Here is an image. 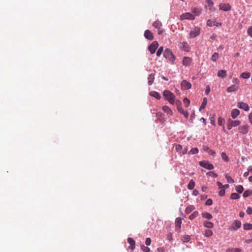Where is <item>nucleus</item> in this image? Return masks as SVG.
<instances>
[{
    "label": "nucleus",
    "instance_id": "1",
    "mask_svg": "<svg viewBox=\"0 0 252 252\" xmlns=\"http://www.w3.org/2000/svg\"><path fill=\"white\" fill-rule=\"evenodd\" d=\"M163 96L171 104L175 103V95L169 90H165L163 93Z\"/></svg>",
    "mask_w": 252,
    "mask_h": 252
},
{
    "label": "nucleus",
    "instance_id": "2",
    "mask_svg": "<svg viewBox=\"0 0 252 252\" xmlns=\"http://www.w3.org/2000/svg\"><path fill=\"white\" fill-rule=\"evenodd\" d=\"M163 56L166 59H168L172 63H173L174 61H175V56H174L172 51L168 49H166L165 50L163 53Z\"/></svg>",
    "mask_w": 252,
    "mask_h": 252
},
{
    "label": "nucleus",
    "instance_id": "3",
    "mask_svg": "<svg viewBox=\"0 0 252 252\" xmlns=\"http://www.w3.org/2000/svg\"><path fill=\"white\" fill-rule=\"evenodd\" d=\"M199 164L200 166L208 170H212L214 168L213 164L205 160L199 161Z\"/></svg>",
    "mask_w": 252,
    "mask_h": 252
},
{
    "label": "nucleus",
    "instance_id": "4",
    "mask_svg": "<svg viewBox=\"0 0 252 252\" xmlns=\"http://www.w3.org/2000/svg\"><path fill=\"white\" fill-rule=\"evenodd\" d=\"M241 222L240 220H236L229 227L230 231H236L241 227Z\"/></svg>",
    "mask_w": 252,
    "mask_h": 252
},
{
    "label": "nucleus",
    "instance_id": "5",
    "mask_svg": "<svg viewBox=\"0 0 252 252\" xmlns=\"http://www.w3.org/2000/svg\"><path fill=\"white\" fill-rule=\"evenodd\" d=\"M194 19H195L194 16L189 12L183 13L180 16V19L181 20H184L185 19L194 20Z\"/></svg>",
    "mask_w": 252,
    "mask_h": 252
},
{
    "label": "nucleus",
    "instance_id": "6",
    "mask_svg": "<svg viewBox=\"0 0 252 252\" xmlns=\"http://www.w3.org/2000/svg\"><path fill=\"white\" fill-rule=\"evenodd\" d=\"M249 126L248 125H244L240 126L238 127V130L240 133L242 134H246L249 132Z\"/></svg>",
    "mask_w": 252,
    "mask_h": 252
},
{
    "label": "nucleus",
    "instance_id": "7",
    "mask_svg": "<svg viewBox=\"0 0 252 252\" xmlns=\"http://www.w3.org/2000/svg\"><path fill=\"white\" fill-rule=\"evenodd\" d=\"M158 43L157 41H155L152 42V43L149 45L148 47V50L150 51V52L153 54L155 52L156 49L158 48Z\"/></svg>",
    "mask_w": 252,
    "mask_h": 252
},
{
    "label": "nucleus",
    "instance_id": "8",
    "mask_svg": "<svg viewBox=\"0 0 252 252\" xmlns=\"http://www.w3.org/2000/svg\"><path fill=\"white\" fill-rule=\"evenodd\" d=\"M231 5L229 3H221L219 4V9L220 10L228 11L231 9Z\"/></svg>",
    "mask_w": 252,
    "mask_h": 252
},
{
    "label": "nucleus",
    "instance_id": "9",
    "mask_svg": "<svg viewBox=\"0 0 252 252\" xmlns=\"http://www.w3.org/2000/svg\"><path fill=\"white\" fill-rule=\"evenodd\" d=\"M179 47L185 51L188 52L189 50V46L187 42L183 41L179 44Z\"/></svg>",
    "mask_w": 252,
    "mask_h": 252
},
{
    "label": "nucleus",
    "instance_id": "10",
    "mask_svg": "<svg viewBox=\"0 0 252 252\" xmlns=\"http://www.w3.org/2000/svg\"><path fill=\"white\" fill-rule=\"evenodd\" d=\"M182 89L184 90H188L191 87V84L186 80H183L181 84Z\"/></svg>",
    "mask_w": 252,
    "mask_h": 252
},
{
    "label": "nucleus",
    "instance_id": "11",
    "mask_svg": "<svg viewBox=\"0 0 252 252\" xmlns=\"http://www.w3.org/2000/svg\"><path fill=\"white\" fill-rule=\"evenodd\" d=\"M237 107L240 109L244 110L246 111L249 110V105L248 104L244 102H240L238 103Z\"/></svg>",
    "mask_w": 252,
    "mask_h": 252
},
{
    "label": "nucleus",
    "instance_id": "12",
    "mask_svg": "<svg viewBox=\"0 0 252 252\" xmlns=\"http://www.w3.org/2000/svg\"><path fill=\"white\" fill-rule=\"evenodd\" d=\"M145 37L150 40H152L154 39V35L152 32L149 30H146L144 32Z\"/></svg>",
    "mask_w": 252,
    "mask_h": 252
},
{
    "label": "nucleus",
    "instance_id": "13",
    "mask_svg": "<svg viewBox=\"0 0 252 252\" xmlns=\"http://www.w3.org/2000/svg\"><path fill=\"white\" fill-rule=\"evenodd\" d=\"M199 33H200L199 29L195 28L193 29V30H191L189 35H190V37L194 38V37H195L196 36H197L198 35H199Z\"/></svg>",
    "mask_w": 252,
    "mask_h": 252
},
{
    "label": "nucleus",
    "instance_id": "14",
    "mask_svg": "<svg viewBox=\"0 0 252 252\" xmlns=\"http://www.w3.org/2000/svg\"><path fill=\"white\" fill-rule=\"evenodd\" d=\"M182 223V220L180 218H177L175 220V230L180 231L181 225Z\"/></svg>",
    "mask_w": 252,
    "mask_h": 252
},
{
    "label": "nucleus",
    "instance_id": "15",
    "mask_svg": "<svg viewBox=\"0 0 252 252\" xmlns=\"http://www.w3.org/2000/svg\"><path fill=\"white\" fill-rule=\"evenodd\" d=\"M127 242L130 245L129 248L131 249L132 251H133L135 248V241L131 238H128Z\"/></svg>",
    "mask_w": 252,
    "mask_h": 252
},
{
    "label": "nucleus",
    "instance_id": "16",
    "mask_svg": "<svg viewBox=\"0 0 252 252\" xmlns=\"http://www.w3.org/2000/svg\"><path fill=\"white\" fill-rule=\"evenodd\" d=\"M191 61L192 60L190 58L185 57L183 59V64L184 66H188L191 63Z\"/></svg>",
    "mask_w": 252,
    "mask_h": 252
},
{
    "label": "nucleus",
    "instance_id": "17",
    "mask_svg": "<svg viewBox=\"0 0 252 252\" xmlns=\"http://www.w3.org/2000/svg\"><path fill=\"white\" fill-rule=\"evenodd\" d=\"M238 89V86L233 85L227 88V92L228 93H231L237 91Z\"/></svg>",
    "mask_w": 252,
    "mask_h": 252
},
{
    "label": "nucleus",
    "instance_id": "18",
    "mask_svg": "<svg viewBox=\"0 0 252 252\" xmlns=\"http://www.w3.org/2000/svg\"><path fill=\"white\" fill-rule=\"evenodd\" d=\"M240 114V111L237 109H233L231 113V116L233 119H235Z\"/></svg>",
    "mask_w": 252,
    "mask_h": 252
},
{
    "label": "nucleus",
    "instance_id": "19",
    "mask_svg": "<svg viewBox=\"0 0 252 252\" xmlns=\"http://www.w3.org/2000/svg\"><path fill=\"white\" fill-rule=\"evenodd\" d=\"M175 103L176 104L177 108V110L179 112L181 111H183V108L182 107V102L179 100H176L175 101Z\"/></svg>",
    "mask_w": 252,
    "mask_h": 252
},
{
    "label": "nucleus",
    "instance_id": "20",
    "mask_svg": "<svg viewBox=\"0 0 252 252\" xmlns=\"http://www.w3.org/2000/svg\"><path fill=\"white\" fill-rule=\"evenodd\" d=\"M226 71L224 70H220L218 72V76L220 78H224L226 76Z\"/></svg>",
    "mask_w": 252,
    "mask_h": 252
},
{
    "label": "nucleus",
    "instance_id": "21",
    "mask_svg": "<svg viewBox=\"0 0 252 252\" xmlns=\"http://www.w3.org/2000/svg\"><path fill=\"white\" fill-rule=\"evenodd\" d=\"M162 110L165 112L167 114L172 115V111L171 110V109L167 106H163L162 107Z\"/></svg>",
    "mask_w": 252,
    "mask_h": 252
},
{
    "label": "nucleus",
    "instance_id": "22",
    "mask_svg": "<svg viewBox=\"0 0 252 252\" xmlns=\"http://www.w3.org/2000/svg\"><path fill=\"white\" fill-rule=\"evenodd\" d=\"M203 225L205 227L208 228H212L214 227V224L208 221H205L203 222Z\"/></svg>",
    "mask_w": 252,
    "mask_h": 252
},
{
    "label": "nucleus",
    "instance_id": "23",
    "mask_svg": "<svg viewBox=\"0 0 252 252\" xmlns=\"http://www.w3.org/2000/svg\"><path fill=\"white\" fill-rule=\"evenodd\" d=\"M218 124L220 126H223V130L224 131V132H226V130H225L224 126H223V123H224V119L223 118L220 117L218 118Z\"/></svg>",
    "mask_w": 252,
    "mask_h": 252
},
{
    "label": "nucleus",
    "instance_id": "24",
    "mask_svg": "<svg viewBox=\"0 0 252 252\" xmlns=\"http://www.w3.org/2000/svg\"><path fill=\"white\" fill-rule=\"evenodd\" d=\"M226 252H242V249L240 248H230L226 250Z\"/></svg>",
    "mask_w": 252,
    "mask_h": 252
},
{
    "label": "nucleus",
    "instance_id": "25",
    "mask_svg": "<svg viewBox=\"0 0 252 252\" xmlns=\"http://www.w3.org/2000/svg\"><path fill=\"white\" fill-rule=\"evenodd\" d=\"M191 11L192 13L197 16L199 15L201 13V10L197 7L192 8L191 9Z\"/></svg>",
    "mask_w": 252,
    "mask_h": 252
},
{
    "label": "nucleus",
    "instance_id": "26",
    "mask_svg": "<svg viewBox=\"0 0 252 252\" xmlns=\"http://www.w3.org/2000/svg\"><path fill=\"white\" fill-rule=\"evenodd\" d=\"M150 95L152 96H154L155 97V98H156L157 99H160V98H161V96H160V95L159 94V93H158V92H151L150 93Z\"/></svg>",
    "mask_w": 252,
    "mask_h": 252
},
{
    "label": "nucleus",
    "instance_id": "27",
    "mask_svg": "<svg viewBox=\"0 0 252 252\" xmlns=\"http://www.w3.org/2000/svg\"><path fill=\"white\" fill-rule=\"evenodd\" d=\"M155 77L154 75L153 74H151L149 75L148 79V84L149 85H151L154 80Z\"/></svg>",
    "mask_w": 252,
    "mask_h": 252
},
{
    "label": "nucleus",
    "instance_id": "28",
    "mask_svg": "<svg viewBox=\"0 0 252 252\" xmlns=\"http://www.w3.org/2000/svg\"><path fill=\"white\" fill-rule=\"evenodd\" d=\"M153 26L156 29H160L162 26V24L158 20H157L153 23Z\"/></svg>",
    "mask_w": 252,
    "mask_h": 252
},
{
    "label": "nucleus",
    "instance_id": "29",
    "mask_svg": "<svg viewBox=\"0 0 252 252\" xmlns=\"http://www.w3.org/2000/svg\"><path fill=\"white\" fill-rule=\"evenodd\" d=\"M181 239L183 241V242L187 243L190 241V236L189 235H185L182 236Z\"/></svg>",
    "mask_w": 252,
    "mask_h": 252
},
{
    "label": "nucleus",
    "instance_id": "30",
    "mask_svg": "<svg viewBox=\"0 0 252 252\" xmlns=\"http://www.w3.org/2000/svg\"><path fill=\"white\" fill-rule=\"evenodd\" d=\"M194 209V207L193 205H189L187 207L185 210V213L186 214H189L191 212H192Z\"/></svg>",
    "mask_w": 252,
    "mask_h": 252
},
{
    "label": "nucleus",
    "instance_id": "31",
    "mask_svg": "<svg viewBox=\"0 0 252 252\" xmlns=\"http://www.w3.org/2000/svg\"><path fill=\"white\" fill-rule=\"evenodd\" d=\"M195 186V182L193 180H191L188 185V189H192Z\"/></svg>",
    "mask_w": 252,
    "mask_h": 252
},
{
    "label": "nucleus",
    "instance_id": "32",
    "mask_svg": "<svg viewBox=\"0 0 252 252\" xmlns=\"http://www.w3.org/2000/svg\"><path fill=\"white\" fill-rule=\"evenodd\" d=\"M202 217L205 219H208V220H211L213 218L212 215L208 212H205V213H203Z\"/></svg>",
    "mask_w": 252,
    "mask_h": 252
},
{
    "label": "nucleus",
    "instance_id": "33",
    "mask_svg": "<svg viewBox=\"0 0 252 252\" xmlns=\"http://www.w3.org/2000/svg\"><path fill=\"white\" fill-rule=\"evenodd\" d=\"M230 122L232 124V126H233V127H235L238 126H239L241 124V122L240 121L233 120L231 119H230Z\"/></svg>",
    "mask_w": 252,
    "mask_h": 252
},
{
    "label": "nucleus",
    "instance_id": "34",
    "mask_svg": "<svg viewBox=\"0 0 252 252\" xmlns=\"http://www.w3.org/2000/svg\"><path fill=\"white\" fill-rule=\"evenodd\" d=\"M207 102V99L206 97L204 98L203 102L199 108V110L201 111L202 109H204L206 106Z\"/></svg>",
    "mask_w": 252,
    "mask_h": 252
},
{
    "label": "nucleus",
    "instance_id": "35",
    "mask_svg": "<svg viewBox=\"0 0 252 252\" xmlns=\"http://www.w3.org/2000/svg\"><path fill=\"white\" fill-rule=\"evenodd\" d=\"M243 228L244 229L246 230H251L252 229V224L248 223H245L243 225Z\"/></svg>",
    "mask_w": 252,
    "mask_h": 252
},
{
    "label": "nucleus",
    "instance_id": "36",
    "mask_svg": "<svg viewBox=\"0 0 252 252\" xmlns=\"http://www.w3.org/2000/svg\"><path fill=\"white\" fill-rule=\"evenodd\" d=\"M219 58V55L217 53H214L211 57V60L213 62H216Z\"/></svg>",
    "mask_w": 252,
    "mask_h": 252
},
{
    "label": "nucleus",
    "instance_id": "37",
    "mask_svg": "<svg viewBox=\"0 0 252 252\" xmlns=\"http://www.w3.org/2000/svg\"><path fill=\"white\" fill-rule=\"evenodd\" d=\"M250 76L251 73L250 72H243L240 75L241 77H242L244 79L249 78Z\"/></svg>",
    "mask_w": 252,
    "mask_h": 252
},
{
    "label": "nucleus",
    "instance_id": "38",
    "mask_svg": "<svg viewBox=\"0 0 252 252\" xmlns=\"http://www.w3.org/2000/svg\"><path fill=\"white\" fill-rule=\"evenodd\" d=\"M252 194V190H247L243 194L244 197H247Z\"/></svg>",
    "mask_w": 252,
    "mask_h": 252
},
{
    "label": "nucleus",
    "instance_id": "39",
    "mask_svg": "<svg viewBox=\"0 0 252 252\" xmlns=\"http://www.w3.org/2000/svg\"><path fill=\"white\" fill-rule=\"evenodd\" d=\"M206 1L208 3V5L211 7L210 8H209V10L214 11L215 10V8H213L212 7L214 5L213 1L212 0H206Z\"/></svg>",
    "mask_w": 252,
    "mask_h": 252
},
{
    "label": "nucleus",
    "instance_id": "40",
    "mask_svg": "<svg viewBox=\"0 0 252 252\" xmlns=\"http://www.w3.org/2000/svg\"><path fill=\"white\" fill-rule=\"evenodd\" d=\"M198 215V212L197 211H194L192 214H191L189 217V219L190 220H193L196 217H197Z\"/></svg>",
    "mask_w": 252,
    "mask_h": 252
},
{
    "label": "nucleus",
    "instance_id": "41",
    "mask_svg": "<svg viewBox=\"0 0 252 252\" xmlns=\"http://www.w3.org/2000/svg\"><path fill=\"white\" fill-rule=\"evenodd\" d=\"M236 190L239 193H241L243 192L244 190V188L241 185H238L235 188Z\"/></svg>",
    "mask_w": 252,
    "mask_h": 252
},
{
    "label": "nucleus",
    "instance_id": "42",
    "mask_svg": "<svg viewBox=\"0 0 252 252\" xmlns=\"http://www.w3.org/2000/svg\"><path fill=\"white\" fill-rule=\"evenodd\" d=\"M204 235L206 237H209L213 235V232L212 230L209 229H206L205 231Z\"/></svg>",
    "mask_w": 252,
    "mask_h": 252
},
{
    "label": "nucleus",
    "instance_id": "43",
    "mask_svg": "<svg viewBox=\"0 0 252 252\" xmlns=\"http://www.w3.org/2000/svg\"><path fill=\"white\" fill-rule=\"evenodd\" d=\"M225 178L228 183H233L234 182V180L228 174H226L225 175Z\"/></svg>",
    "mask_w": 252,
    "mask_h": 252
},
{
    "label": "nucleus",
    "instance_id": "44",
    "mask_svg": "<svg viewBox=\"0 0 252 252\" xmlns=\"http://www.w3.org/2000/svg\"><path fill=\"white\" fill-rule=\"evenodd\" d=\"M175 149L177 152H179L182 154L183 147L181 145L178 144L176 145Z\"/></svg>",
    "mask_w": 252,
    "mask_h": 252
},
{
    "label": "nucleus",
    "instance_id": "45",
    "mask_svg": "<svg viewBox=\"0 0 252 252\" xmlns=\"http://www.w3.org/2000/svg\"><path fill=\"white\" fill-rule=\"evenodd\" d=\"M240 197V195L237 193H232L230 195L231 199H236Z\"/></svg>",
    "mask_w": 252,
    "mask_h": 252
},
{
    "label": "nucleus",
    "instance_id": "46",
    "mask_svg": "<svg viewBox=\"0 0 252 252\" xmlns=\"http://www.w3.org/2000/svg\"><path fill=\"white\" fill-rule=\"evenodd\" d=\"M199 151L197 148H192L189 151V153L192 155L196 154L198 153Z\"/></svg>",
    "mask_w": 252,
    "mask_h": 252
},
{
    "label": "nucleus",
    "instance_id": "47",
    "mask_svg": "<svg viewBox=\"0 0 252 252\" xmlns=\"http://www.w3.org/2000/svg\"><path fill=\"white\" fill-rule=\"evenodd\" d=\"M227 129L229 130H230L233 127V126H232V124L230 122V118H229L227 119Z\"/></svg>",
    "mask_w": 252,
    "mask_h": 252
},
{
    "label": "nucleus",
    "instance_id": "48",
    "mask_svg": "<svg viewBox=\"0 0 252 252\" xmlns=\"http://www.w3.org/2000/svg\"><path fill=\"white\" fill-rule=\"evenodd\" d=\"M227 129L229 130H230L233 127V126H232V124L230 122V118H229L227 119Z\"/></svg>",
    "mask_w": 252,
    "mask_h": 252
},
{
    "label": "nucleus",
    "instance_id": "49",
    "mask_svg": "<svg viewBox=\"0 0 252 252\" xmlns=\"http://www.w3.org/2000/svg\"><path fill=\"white\" fill-rule=\"evenodd\" d=\"M221 158L223 160L227 162L229 160L228 158L225 153L223 152L221 154Z\"/></svg>",
    "mask_w": 252,
    "mask_h": 252
},
{
    "label": "nucleus",
    "instance_id": "50",
    "mask_svg": "<svg viewBox=\"0 0 252 252\" xmlns=\"http://www.w3.org/2000/svg\"><path fill=\"white\" fill-rule=\"evenodd\" d=\"M163 47H160L158 49V51H157V53H156V55L158 57H159L161 53H162L163 52Z\"/></svg>",
    "mask_w": 252,
    "mask_h": 252
},
{
    "label": "nucleus",
    "instance_id": "51",
    "mask_svg": "<svg viewBox=\"0 0 252 252\" xmlns=\"http://www.w3.org/2000/svg\"><path fill=\"white\" fill-rule=\"evenodd\" d=\"M141 249L144 252H150V248L144 245L141 246Z\"/></svg>",
    "mask_w": 252,
    "mask_h": 252
},
{
    "label": "nucleus",
    "instance_id": "52",
    "mask_svg": "<svg viewBox=\"0 0 252 252\" xmlns=\"http://www.w3.org/2000/svg\"><path fill=\"white\" fill-rule=\"evenodd\" d=\"M183 102L185 104V107H188L190 103V101L187 98H184L183 99Z\"/></svg>",
    "mask_w": 252,
    "mask_h": 252
},
{
    "label": "nucleus",
    "instance_id": "53",
    "mask_svg": "<svg viewBox=\"0 0 252 252\" xmlns=\"http://www.w3.org/2000/svg\"><path fill=\"white\" fill-rule=\"evenodd\" d=\"M247 33L250 36L252 37V26L248 28Z\"/></svg>",
    "mask_w": 252,
    "mask_h": 252
},
{
    "label": "nucleus",
    "instance_id": "54",
    "mask_svg": "<svg viewBox=\"0 0 252 252\" xmlns=\"http://www.w3.org/2000/svg\"><path fill=\"white\" fill-rule=\"evenodd\" d=\"M210 123L212 125H215V115H214L210 119Z\"/></svg>",
    "mask_w": 252,
    "mask_h": 252
},
{
    "label": "nucleus",
    "instance_id": "55",
    "mask_svg": "<svg viewBox=\"0 0 252 252\" xmlns=\"http://www.w3.org/2000/svg\"><path fill=\"white\" fill-rule=\"evenodd\" d=\"M180 113L182 114L183 115H184V116L185 117V118H188L189 113L188 112V111H184V110H183V111H181Z\"/></svg>",
    "mask_w": 252,
    "mask_h": 252
},
{
    "label": "nucleus",
    "instance_id": "56",
    "mask_svg": "<svg viewBox=\"0 0 252 252\" xmlns=\"http://www.w3.org/2000/svg\"><path fill=\"white\" fill-rule=\"evenodd\" d=\"M225 189H222L219 192V194L220 196H223L225 194Z\"/></svg>",
    "mask_w": 252,
    "mask_h": 252
},
{
    "label": "nucleus",
    "instance_id": "57",
    "mask_svg": "<svg viewBox=\"0 0 252 252\" xmlns=\"http://www.w3.org/2000/svg\"><path fill=\"white\" fill-rule=\"evenodd\" d=\"M213 204V201L211 199H208L207 200L205 204L207 206H210L212 205Z\"/></svg>",
    "mask_w": 252,
    "mask_h": 252
},
{
    "label": "nucleus",
    "instance_id": "58",
    "mask_svg": "<svg viewBox=\"0 0 252 252\" xmlns=\"http://www.w3.org/2000/svg\"><path fill=\"white\" fill-rule=\"evenodd\" d=\"M151 239L150 238H146V241H145V244L147 246H150L151 245Z\"/></svg>",
    "mask_w": 252,
    "mask_h": 252
},
{
    "label": "nucleus",
    "instance_id": "59",
    "mask_svg": "<svg viewBox=\"0 0 252 252\" xmlns=\"http://www.w3.org/2000/svg\"><path fill=\"white\" fill-rule=\"evenodd\" d=\"M207 174H209L210 176H212L213 177H217L218 176L217 174L215 173L214 172H209Z\"/></svg>",
    "mask_w": 252,
    "mask_h": 252
},
{
    "label": "nucleus",
    "instance_id": "60",
    "mask_svg": "<svg viewBox=\"0 0 252 252\" xmlns=\"http://www.w3.org/2000/svg\"><path fill=\"white\" fill-rule=\"evenodd\" d=\"M208 154L213 156H215L216 155V152L210 149L209 150Z\"/></svg>",
    "mask_w": 252,
    "mask_h": 252
},
{
    "label": "nucleus",
    "instance_id": "61",
    "mask_svg": "<svg viewBox=\"0 0 252 252\" xmlns=\"http://www.w3.org/2000/svg\"><path fill=\"white\" fill-rule=\"evenodd\" d=\"M246 212L249 215L252 214V209L251 207H248L246 210Z\"/></svg>",
    "mask_w": 252,
    "mask_h": 252
},
{
    "label": "nucleus",
    "instance_id": "62",
    "mask_svg": "<svg viewBox=\"0 0 252 252\" xmlns=\"http://www.w3.org/2000/svg\"><path fill=\"white\" fill-rule=\"evenodd\" d=\"M207 26L209 27H212L213 26V22L211 20H208L207 22Z\"/></svg>",
    "mask_w": 252,
    "mask_h": 252
},
{
    "label": "nucleus",
    "instance_id": "63",
    "mask_svg": "<svg viewBox=\"0 0 252 252\" xmlns=\"http://www.w3.org/2000/svg\"><path fill=\"white\" fill-rule=\"evenodd\" d=\"M210 91V87L209 86H207L206 87V90H205V94H208L209 93Z\"/></svg>",
    "mask_w": 252,
    "mask_h": 252
},
{
    "label": "nucleus",
    "instance_id": "64",
    "mask_svg": "<svg viewBox=\"0 0 252 252\" xmlns=\"http://www.w3.org/2000/svg\"><path fill=\"white\" fill-rule=\"evenodd\" d=\"M249 119L250 123L252 125V113H251L249 114Z\"/></svg>",
    "mask_w": 252,
    "mask_h": 252
}]
</instances>
